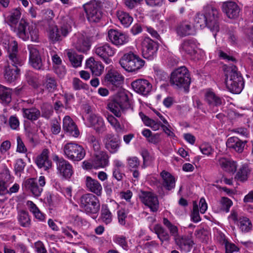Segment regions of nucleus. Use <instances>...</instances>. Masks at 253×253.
Here are the masks:
<instances>
[{
    "mask_svg": "<svg viewBox=\"0 0 253 253\" xmlns=\"http://www.w3.org/2000/svg\"><path fill=\"white\" fill-rule=\"evenodd\" d=\"M21 16V9L16 8L11 10L9 15L7 17V23L13 30L14 27L18 23Z\"/></svg>",
    "mask_w": 253,
    "mask_h": 253,
    "instance_id": "ea45409f",
    "label": "nucleus"
},
{
    "mask_svg": "<svg viewBox=\"0 0 253 253\" xmlns=\"http://www.w3.org/2000/svg\"><path fill=\"white\" fill-rule=\"evenodd\" d=\"M86 68L90 69L92 74L96 76H100L104 71V66L100 61H95L93 57H90L85 62Z\"/></svg>",
    "mask_w": 253,
    "mask_h": 253,
    "instance_id": "c756f323",
    "label": "nucleus"
},
{
    "mask_svg": "<svg viewBox=\"0 0 253 253\" xmlns=\"http://www.w3.org/2000/svg\"><path fill=\"white\" fill-rule=\"evenodd\" d=\"M59 28L57 25L50 26L47 30L48 37L53 43L61 41L72 31L73 20L68 15L61 17Z\"/></svg>",
    "mask_w": 253,
    "mask_h": 253,
    "instance_id": "f03ea898",
    "label": "nucleus"
},
{
    "mask_svg": "<svg viewBox=\"0 0 253 253\" xmlns=\"http://www.w3.org/2000/svg\"><path fill=\"white\" fill-rule=\"evenodd\" d=\"M218 163L225 171L232 173H234L236 171L237 165L234 161L222 157L218 159Z\"/></svg>",
    "mask_w": 253,
    "mask_h": 253,
    "instance_id": "4c0bfd02",
    "label": "nucleus"
},
{
    "mask_svg": "<svg viewBox=\"0 0 253 253\" xmlns=\"http://www.w3.org/2000/svg\"><path fill=\"white\" fill-rule=\"evenodd\" d=\"M0 42L7 51L12 49L14 43L16 44V47L18 46L17 42L6 34L2 35Z\"/></svg>",
    "mask_w": 253,
    "mask_h": 253,
    "instance_id": "8fccbe9b",
    "label": "nucleus"
},
{
    "mask_svg": "<svg viewBox=\"0 0 253 253\" xmlns=\"http://www.w3.org/2000/svg\"><path fill=\"white\" fill-rule=\"evenodd\" d=\"M224 72L227 88L233 93H240L244 88V83L236 66L233 65L226 66Z\"/></svg>",
    "mask_w": 253,
    "mask_h": 253,
    "instance_id": "7ed1b4c3",
    "label": "nucleus"
},
{
    "mask_svg": "<svg viewBox=\"0 0 253 253\" xmlns=\"http://www.w3.org/2000/svg\"><path fill=\"white\" fill-rule=\"evenodd\" d=\"M252 169L247 165H243L237 172L235 178L238 180L244 182L246 181L251 174Z\"/></svg>",
    "mask_w": 253,
    "mask_h": 253,
    "instance_id": "a19ab883",
    "label": "nucleus"
},
{
    "mask_svg": "<svg viewBox=\"0 0 253 253\" xmlns=\"http://www.w3.org/2000/svg\"><path fill=\"white\" fill-rule=\"evenodd\" d=\"M27 23L24 20L21 19L17 27L14 28L13 31L16 34L24 41H27L30 37L31 41L37 42L39 39L38 30L34 26L28 27L29 32L26 31Z\"/></svg>",
    "mask_w": 253,
    "mask_h": 253,
    "instance_id": "6e6552de",
    "label": "nucleus"
},
{
    "mask_svg": "<svg viewBox=\"0 0 253 253\" xmlns=\"http://www.w3.org/2000/svg\"><path fill=\"white\" fill-rule=\"evenodd\" d=\"M73 46L79 52L85 53L90 47L88 39L82 33L75 34L72 38Z\"/></svg>",
    "mask_w": 253,
    "mask_h": 253,
    "instance_id": "a211bd4d",
    "label": "nucleus"
},
{
    "mask_svg": "<svg viewBox=\"0 0 253 253\" xmlns=\"http://www.w3.org/2000/svg\"><path fill=\"white\" fill-rule=\"evenodd\" d=\"M246 141H242L237 137H229L226 141V145L229 149H233L238 153H241L244 150Z\"/></svg>",
    "mask_w": 253,
    "mask_h": 253,
    "instance_id": "7c9ffc66",
    "label": "nucleus"
},
{
    "mask_svg": "<svg viewBox=\"0 0 253 253\" xmlns=\"http://www.w3.org/2000/svg\"><path fill=\"white\" fill-rule=\"evenodd\" d=\"M160 175L162 178V185L167 190H171L175 187V178L169 172L163 170Z\"/></svg>",
    "mask_w": 253,
    "mask_h": 253,
    "instance_id": "c9c22d12",
    "label": "nucleus"
},
{
    "mask_svg": "<svg viewBox=\"0 0 253 253\" xmlns=\"http://www.w3.org/2000/svg\"><path fill=\"white\" fill-rule=\"evenodd\" d=\"M119 63L126 71L133 72L141 69L144 65L145 61L137 54L129 52L122 57Z\"/></svg>",
    "mask_w": 253,
    "mask_h": 253,
    "instance_id": "39448f33",
    "label": "nucleus"
},
{
    "mask_svg": "<svg viewBox=\"0 0 253 253\" xmlns=\"http://www.w3.org/2000/svg\"><path fill=\"white\" fill-rule=\"evenodd\" d=\"M20 70L18 67L6 65L3 70V77L6 82L11 83L15 81L20 76Z\"/></svg>",
    "mask_w": 253,
    "mask_h": 253,
    "instance_id": "a878e982",
    "label": "nucleus"
},
{
    "mask_svg": "<svg viewBox=\"0 0 253 253\" xmlns=\"http://www.w3.org/2000/svg\"><path fill=\"white\" fill-rule=\"evenodd\" d=\"M94 169L103 168L108 165L109 157L106 155H96L92 160Z\"/></svg>",
    "mask_w": 253,
    "mask_h": 253,
    "instance_id": "37998d69",
    "label": "nucleus"
},
{
    "mask_svg": "<svg viewBox=\"0 0 253 253\" xmlns=\"http://www.w3.org/2000/svg\"><path fill=\"white\" fill-rule=\"evenodd\" d=\"M164 225L168 229L169 232L170 236L173 237L174 241L177 239L180 235L178 233V227L173 224L168 218L164 217L163 219Z\"/></svg>",
    "mask_w": 253,
    "mask_h": 253,
    "instance_id": "a18cd8bd",
    "label": "nucleus"
},
{
    "mask_svg": "<svg viewBox=\"0 0 253 253\" xmlns=\"http://www.w3.org/2000/svg\"><path fill=\"white\" fill-rule=\"evenodd\" d=\"M27 206L29 208L30 211L33 213L37 219L41 221L44 220V215L40 211L37 206L32 201H28L27 202Z\"/></svg>",
    "mask_w": 253,
    "mask_h": 253,
    "instance_id": "603ef678",
    "label": "nucleus"
},
{
    "mask_svg": "<svg viewBox=\"0 0 253 253\" xmlns=\"http://www.w3.org/2000/svg\"><path fill=\"white\" fill-rule=\"evenodd\" d=\"M170 82L175 87L188 89L191 84L189 71L185 66L175 69L171 74Z\"/></svg>",
    "mask_w": 253,
    "mask_h": 253,
    "instance_id": "20e7f679",
    "label": "nucleus"
},
{
    "mask_svg": "<svg viewBox=\"0 0 253 253\" xmlns=\"http://www.w3.org/2000/svg\"><path fill=\"white\" fill-rule=\"evenodd\" d=\"M8 55L7 59V64L12 67H18L23 64V61L18 55V46L16 47V44L14 43L12 49L7 51Z\"/></svg>",
    "mask_w": 253,
    "mask_h": 253,
    "instance_id": "bb28decb",
    "label": "nucleus"
},
{
    "mask_svg": "<svg viewBox=\"0 0 253 253\" xmlns=\"http://www.w3.org/2000/svg\"><path fill=\"white\" fill-rule=\"evenodd\" d=\"M152 231L157 236L158 238L161 241V244L165 242H169L170 241V235L167 230L159 224H155Z\"/></svg>",
    "mask_w": 253,
    "mask_h": 253,
    "instance_id": "f704fd0d",
    "label": "nucleus"
},
{
    "mask_svg": "<svg viewBox=\"0 0 253 253\" xmlns=\"http://www.w3.org/2000/svg\"><path fill=\"white\" fill-rule=\"evenodd\" d=\"M49 150L44 149L42 153L38 155L36 159V163L40 169L47 170L52 167V162L49 159Z\"/></svg>",
    "mask_w": 253,
    "mask_h": 253,
    "instance_id": "5701e85b",
    "label": "nucleus"
},
{
    "mask_svg": "<svg viewBox=\"0 0 253 253\" xmlns=\"http://www.w3.org/2000/svg\"><path fill=\"white\" fill-rule=\"evenodd\" d=\"M139 115L144 125L147 126L151 127L154 130H158L160 127L162 125L160 122H156L150 119L142 112H139Z\"/></svg>",
    "mask_w": 253,
    "mask_h": 253,
    "instance_id": "c03bdc74",
    "label": "nucleus"
},
{
    "mask_svg": "<svg viewBox=\"0 0 253 253\" xmlns=\"http://www.w3.org/2000/svg\"><path fill=\"white\" fill-rule=\"evenodd\" d=\"M219 211L227 213L229 211L230 208L233 205V202L228 198L222 197L219 201Z\"/></svg>",
    "mask_w": 253,
    "mask_h": 253,
    "instance_id": "5fc2aeb1",
    "label": "nucleus"
},
{
    "mask_svg": "<svg viewBox=\"0 0 253 253\" xmlns=\"http://www.w3.org/2000/svg\"><path fill=\"white\" fill-rule=\"evenodd\" d=\"M222 10L230 19H235L238 17L240 8L237 4L232 1H226L222 3Z\"/></svg>",
    "mask_w": 253,
    "mask_h": 253,
    "instance_id": "4be33fe9",
    "label": "nucleus"
},
{
    "mask_svg": "<svg viewBox=\"0 0 253 253\" xmlns=\"http://www.w3.org/2000/svg\"><path fill=\"white\" fill-rule=\"evenodd\" d=\"M101 218L106 224H109L112 220V213L105 205L102 207Z\"/></svg>",
    "mask_w": 253,
    "mask_h": 253,
    "instance_id": "6e6d98bb",
    "label": "nucleus"
},
{
    "mask_svg": "<svg viewBox=\"0 0 253 253\" xmlns=\"http://www.w3.org/2000/svg\"><path fill=\"white\" fill-rule=\"evenodd\" d=\"M191 218L192 220L196 223L199 222L201 220L199 212L198 207L195 203L193 205V210L192 211Z\"/></svg>",
    "mask_w": 253,
    "mask_h": 253,
    "instance_id": "774afa93",
    "label": "nucleus"
},
{
    "mask_svg": "<svg viewBox=\"0 0 253 253\" xmlns=\"http://www.w3.org/2000/svg\"><path fill=\"white\" fill-rule=\"evenodd\" d=\"M86 139L90 146L93 149L94 151L98 152L100 151L101 148L100 142L94 136L88 134Z\"/></svg>",
    "mask_w": 253,
    "mask_h": 253,
    "instance_id": "13d9d810",
    "label": "nucleus"
},
{
    "mask_svg": "<svg viewBox=\"0 0 253 253\" xmlns=\"http://www.w3.org/2000/svg\"><path fill=\"white\" fill-rule=\"evenodd\" d=\"M63 151L65 157L73 162L80 161L85 155V151L84 147L74 142L65 144L63 146Z\"/></svg>",
    "mask_w": 253,
    "mask_h": 253,
    "instance_id": "423d86ee",
    "label": "nucleus"
},
{
    "mask_svg": "<svg viewBox=\"0 0 253 253\" xmlns=\"http://www.w3.org/2000/svg\"><path fill=\"white\" fill-rule=\"evenodd\" d=\"M205 97L206 101L211 106H218L222 103V98L212 90H207Z\"/></svg>",
    "mask_w": 253,
    "mask_h": 253,
    "instance_id": "72a5a7b5",
    "label": "nucleus"
},
{
    "mask_svg": "<svg viewBox=\"0 0 253 253\" xmlns=\"http://www.w3.org/2000/svg\"><path fill=\"white\" fill-rule=\"evenodd\" d=\"M85 184L89 191L95 194L97 196L101 195L102 187L99 182L96 179H93L90 176H86L85 178Z\"/></svg>",
    "mask_w": 253,
    "mask_h": 253,
    "instance_id": "473e14b6",
    "label": "nucleus"
},
{
    "mask_svg": "<svg viewBox=\"0 0 253 253\" xmlns=\"http://www.w3.org/2000/svg\"><path fill=\"white\" fill-rule=\"evenodd\" d=\"M39 185L36 179L30 178L25 180L22 184V188L26 190L30 191L32 195L36 197L41 196L43 187L45 185L46 180L44 176L41 175L38 179Z\"/></svg>",
    "mask_w": 253,
    "mask_h": 253,
    "instance_id": "f8f14e48",
    "label": "nucleus"
},
{
    "mask_svg": "<svg viewBox=\"0 0 253 253\" xmlns=\"http://www.w3.org/2000/svg\"><path fill=\"white\" fill-rule=\"evenodd\" d=\"M117 15L122 25L125 28L128 27L133 22V18L126 12L118 11Z\"/></svg>",
    "mask_w": 253,
    "mask_h": 253,
    "instance_id": "79ce46f5",
    "label": "nucleus"
},
{
    "mask_svg": "<svg viewBox=\"0 0 253 253\" xmlns=\"http://www.w3.org/2000/svg\"><path fill=\"white\" fill-rule=\"evenodd\" d=\"M67 55L69 58L72 66L74 68L81 66L83 56L78 54L75 51L72 49L66 50Z\"/></svg>",
    "mask_w": 253,
    "mask_h": 253,
    "instance_id": "58836bf2",
    "label": "nucleus"
},
{
    "mask_svg": "<svg viewBox=\"0 0 253 253\" xmlns=\"http://www.w3.org/2000/svg\"><path fill=\"white\" fill-rule=\"evenodd\" d=\"M124 78L117 71L111 70L108 71L105 77V82L108 86L114 88L120 87L123 84Z\"/></svg>",
    "mask_w": 253,
    "mask_h": 253,
    "instance_id": "412c9836",
    "label": "nucleus"
},
{
    "mask_svg": "<svg viewBox=\"0 0 253 253\" xmlns=\"http://www.w3.org/2000/svg\"><path fill=\"white\" fill-rule=\"evenodd\" d=\"M18 221L21 226L24 227H29L31 224V219L27 212L22 211L18 213Z\"/></svg>",
    "mask_w": 253,
    "mask_h": 253,
    "instance_id": "3c124183",
    "label": "nucleus"
},
{
    "mask_svg": "<svg viewBox=\"0 0 253 253\" xmlns=\"http://www.w3.org/2000/svg\"><path fill=\"white\" fill-rule=\"evenodd\" d=\"M141 156L143 158V163L142 166V168H145L147 166L154 161V158L150 155L146 150H143L141 152Z\"/></svg>",
    "mask_w": 253,
    "mask_h": 253,
    "instance_id": "680f3d73",
    "label": "nucleus"
},
{
    "mask_svg": "<svg viewBox=\"0 0 253 253\" xmlns=\"http://www.w3.org/2000/svg\"><path fill=\"white\" fill-rule=\"evenodd\" d=\"M240 230L243 233H248L252 229V223L249 218L246 217H242L239 219L237 223Z\"/></svg>",
    "mask_w": 253,
    "mask_h": 253,
    "instance_id": "de8ad7c7",
    "label": "nucleus"
},
{
    "mask_svg": "<svg viewBox=\"0 0 253 253\" xmlns=\"http://www.w3.org/2000/svg\"><path fill=\"white\" fill-rule=\"evenodd\" d=\"M86 18L91 23H98L103 17V13L99 3L91 1L84 5Z\"/></svg>",
    "mask_w": 253,
    "mask_h": 253,
    "instance_id": "ddd939ff",
    "label": "nucleus"
},
{
    "mask_svg": "<svg viewBox=\"0 0 253 253\" xmlns=\"http://www.w3.org/2000/svg\"><path fill=\"white\" fill-rule=\"evenodd\" d=\"M107 119L116 131L119 132L122 130V128L120 123L114 116L112 115H108L107 117Z\"/></svg>",
    "mask_w": 253,
    "mask_h": 253,
    "instance_id": "0e129e2a",
    "label": "nucleus"
},
{
    "mask_svg": "<svg viewBox=\"0 0 253 253\" xmlns=\"http://www.w3.org/2000/svg\"><path fill=\"white\" fill-rule=\"evenodd\" d=\"M141 202L150 208L153 212L157 211L159 207V202L157 196L153 193L149 191H141L139 194Z\"/></svg>",
    "mask_w": 253,
    "mask_h": 253,
    "instance_id": "4468645a",
    "label": "nucleus"
},
{
    "mask_svg": "<svg viewBox=\"0 0 253 253\" xmlns=\"http://www.w3.org/2000/svg\"><path fill=\"white\" fill-rule=\"evenodd\" d=\"M52 159L56 164L58 175L63 179H70L74 174V169L70 163L57 155H54Z\"/></svg>",
    "mask_w": 253,
    "mask_h": 253,
    "instance_id": "1a4fd4ad",
    "label": "nucleus"
},
{
    "mask_svg": "<svg viewBox=\"0 0 253 253\" xmlns=\"http://www.w3.org/2000/svg\"><path fill=\"white\" fill-rule=\"evenodd\" d=\"M131 85L133 89L142 95H148L152 89V85L146 79H137L133 81Z\"/></svg>",
    "mask_w": 253,
    "mask_h": 253,
    "instance_id": "aec40b11",
    "label": "nucleus"
},
{
    "mask_svg": "<svg viewBox=\"0 0 253 253\" xmlns=\"http://www.w3.org/2000/svg\"><path fill=\"white\" fill-rule=\"evenodd\" d=\"M144 253H158L159 248V244L155 241L146 243Z\"/></svg>",
    "mask_w": 253,
    "mask_h": 253,
    "instance_id": "4d7b16f0",
    "label": "nucleus"
},
{
    "mask_svg": "<svg viewBox=\"0 0 253 253\" xmlns=\"http://www.w3.org/2000/svg\"><path fill=\"white\" fill-rule=\"evenodd\" d=\"M22 112L23 117L31 121H36L41 116L40 111L36 108L23 109Z\"/></svg>",
    "mask_w": 253,
    "mask_h": 253,
    "instance_id": "49530a36",
    "label": "nucleus"
},
{
    "mask_svg": "<svg viewBox=\"0 0 253 253\" xmlns=\"http://www.w3.org/2000/svg\"><path fill=\"white\" fill-rule=\"evenodd\" d=\"M197 42L194 39L184 40L180 46V50L191 56L194 55L197 52Z\"/></svg>",
    "mask_w": 253,
    "mask_h": 253,
    "instance_id": "2f4dec72",
    "label": "nucleus"
},
{
    "mask_svg": "<svg viewBox=\"0 0 253 253\" xmlns=\"http://www.w3.org/2000/svg\"><path fill=\"white\" fill-rule=\"evenodd\" d=\"M0 100L5 104L9 103L11 100L10 89L2 85H0Z\"/></svg>",
    "mask_w": 253,
    "mask_h": 253,
    "instance_id": "09e8293b",
    "label": "nucleus"
},
{
    "mask_svg": "<svg viewBox=\"0 0 253 253\" xmlns=\"http://www.w3.org/2000/svg\"><path fill=\"white\" fill-rule=\"evenodd\" d=\"M103 142L105 148L110 153H117L120 148L121 141L120 138L114 134L110 133L107 134L103 140Z\"/></svg>",
    "mask_w": 253,
    "mask_h": 253,
    "instance_id": "f3484780",
    "label": "nucleus"
},
{
    "mask_svg": "<svg viewBox=\"0 0 253 253\" xmlns=\"http://www.w3.org/2000/svg\"><path fill=\"white\" fill-rule=\"evenodd\" d=\"M221 243L224 245L226 253H233L239 251V248L233 243L229 242L224 236H221Z\"/></svg>",
    "mask_w": 253,
    "mask_h": 253,
    "instance_id": "864d4df0",
    "label": "nucleus"
},
{
    "mask_svg": "<svg viewBox=\"0 0 253 253\" xmlns=\"http://www.w3.org/2000/svg\"><path fill=\"white\" fill-rule=\"evenodd\" d=\"M174 242L181 251L185 253L189 252L194 244L192 238L186 235L180 236L177 239H176Z\"/></svg>",
    "mask_w": 253,
    "mask_h": 253,
    "instance_id": "c85d7f7f",
    "label": "nucleus"
},
{
    "mask_svg": "<svg viewBox=\"0 0 253 253\" xmlns=\"http://www.w3.org/2000/svg\"><path fill=\"white\" fill-rule=\"evenodd\" d=\"M218 20L217 9L210 4L204 6L203 11L197 13L194 18L197 26H199L201 28L207 26L212 32L214 38L219 30Z\"/></svg>",
    "mask_w": 253,
    "mask_h": 253,
    "instance_id": "f257e3e1",
    "label": "nucleus"
},
{
    "mask_svg": "<svg viewBox=\"0 0 253 253\" xmlns=\"http://www.w3.org/2000/svg\"><path fill=\"white\" fill-rule=\"evenodd\" d=\"M142 53L143 57L151 60L157 50V45L155 42L149 37H145L141 42Z\"/></svg>",
    "mask_w": 253,
    "mask_h": 253,
    "instance_id": "dca6fc26",
    "label": "nucleus"
},
{
    "mask_svg": "<svg viewBox=\"0 0 253 253\" xmlns=\"http://www.w3.org/2000/svg\"><path fill=\"white\" fill-rule=\"evenodd\" d=\"M29 52V63L35 69H42V62L39 52V47L36 45L30 44L28 46Z\"/></svg>",
    "mask_w": 253,
    "mask_h": 253,
    "instance_id": "6ab92c4d",
    "label": "nucleus"
},
{
    "mask_svg": "<svg viewBox=\"0 0 253 253\" xmlns=\"http://www.w3.org/2000/svg\"><path fill=\"white\" fill-rule=\"evenodd\" d=\"M128 169L129 170L138 169L140 166V161L136 156L128 157L126 159Z\"/></svg>",
    "mask_w": 253,
    "mask_h": 253,
    "instance_id": "bf43d9fd",
    "label": "nucleus"
},
{
    "mask_svg": "<svg viewBox=\"0 0 253 253\" xmlns=\"http://www.w3.org/2000/svg\"><path fill=\"white\" fill-rule=\"evenodd\" d=\"M128 97L125 93L116 95L108 104V108L116 117L121 116V111L128 105Z\"/></svg>",
    "mask_w": 253,
    "mask_h": 253,
    "instance_id": "9b49d317",
    "label": "nucleus"
},
{
    "mask_svg": "<svg viewBox=\"0 0 253 253\" xmlns=\"http://www.w3.org/2000/svg\"><path fill=\"white\" fill-rule=\"evenodd\" d=\"M54 72L60 78H63L66 73L65 66L63 65H53Z\"/></svg>",
    "mask_w": 253,
    "mask_h": 253,
    "instance_id": "338daca9",
    "label": "nucleus"
},
{
    "mask_svg": "<svg viewBox=\"0 0 253 253\" xmlns=\"http://www.w3.org/2000/svg\"><path fill=\"white\" fill-rule=\"evenodd\" d=\"M176 33L180 37H185L189 35H194L196 28L188 21H183L180 23L176 27Z\"/></svg>",
    "mask_w": 253,
    "mask_h": 253,
    "instance_id": "393cba45",
    "label": "nucleus"
},
{
    "mask_svg": "<svg viewBox=\"0 0 253 253\" xmlns=\"http://www.w3.org/2000/svg\"><path fill=\"white\" fill-rule=\"evenodd\" d=\"M80 207L87 214H94L100 209V203L98 198L92 194L83 195L80 199Z\"/></svg>",
    "mask_w": 253,
    "mask_h": 253,
    "instance_id": "0eeeda50",
    "label": "nucleus"
},
{
    "mask_svg": "<svg viewBox=\"0 0 253 253\" xmlns=\"http://www.w3.org/2000/svg\"><path fill=\"white\" fill-rule=\"evenodd\" d=\"M93 52L106 64H110L112 63L110 57L115 54L116 49L110 43L104 42L96 45L93 48Z\"/></svg>",
    "mask_w": 253,
    "mask_h": 253,
    "instance_id": "9d476101",
    "label": "nucleus"
},
{
    "mask_svg": "<svg viewBox=\"0 0 253 253\" xmlns=\"http://www.w3.org/2000/svg\"><path fill=\"white\" fill-rule=\"evenodd\" d=\"M113 241L115 243L120 245L123 249L125 250L128 249V246L126 238L125 236L116 235L114 237Z\"/></svg>",
    "mask_w": 253,
    "mask_h": 253,
    "instance_id": "052dcab7",
    "label": "nucleus"
},
{
    "mask_svg": "<svg viewBox=\"0 0 253 253\" xmlns=\"http://www.w3.org/2000/svg\"><path fill=\"white\" fill-rule=\"evenodd\" d=\"M108 37L112 44L118 47L127 43L129 41V37L126 34L117 29L109 30Z\"/></svg>",
    "mask_w": 253,
    "mask_h": 253,
    "instance_id": "2eb2a0df",
    "label": "nucleus"
},
{
    "mask_svg": "<svg viewBox=\"0 0 253 253\" xmlns=\"http://www.w3.org/2000/svg\"><path fill=\"white\" fill-rule=\"evenodd\" d=\"M12 182V179L9 170L7 169H3L0 174V195L7 193V187Z\"/></svg>",
    "mask_w": 253,
    "mask_h": 253,
    "instance_id": "cd10ccee",
    "label": "nucleus"
},
{
    "mask_svg": "<svg viewBox=\"0 0 253 253\" xmlns=\"http://www.w3.org/2000/svg\"><path fill=\"white\" fill-rule=\"evenodd\" d=\"M201 152L204 155L210 156L213 152V149L209 143H203L200 147Z\"/></svg>",
    "mask_w": 253,
    "mask_h": 253,
    "instance_id": "69168bd1",
    "label": "nucleus"
},
{
    "mask_svg": "<svg viewBox=\"0 0 253 253\" xmlns=\"http://www.w3.org/2000/svg\"><path fill=\"white\" fill-rule=\"evenodd\" d=\"M63 129L69 135L77 137L80 131L73 120L69 116L64 117L63 120Z\"/></svg>",
    "mask_w": 253,
    "mask_h": 253,
    "instance_id": "b1692460",
    "label": "nucleus"
},
{
    "mask_svg": "<svg viewBox=\"0 0 253 253\" xmlns=\"http://www.w3.org/2000/svg\"><path fill=\"white\" fill-rule=\"evenodd\" d=\"M45 86L49 91H54L57 87V83L55 79L48 75L46 76Z\"/></svg>",
    "mask_w": 253,
    "mask_h": 253,
    "instance_id": "e2e57ef3",
    "label": "nucleus"
},
{
    "mask_svg": "<svg viewBox=\"0 0 253 253\" xmlns=\"http://www.w3.org/2000/svg\"><path fill=\"white\" fill-rule=\"evenodd\" d=\"M88 120L97 132L102 133L105 130V125L101 117L96 114H91Z\"/></svg>",
    "mask_w": 253,
    "mask_h": 253,
    "instance_id": "e433bc0d",
    "label": "nucleus"
}]
</instances>
